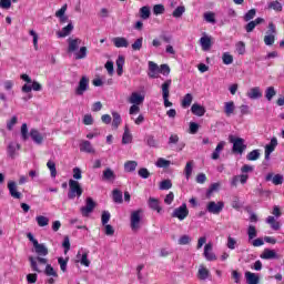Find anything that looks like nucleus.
Returning a JSON list of instances; mask_svg holds the SVG:
<instances>
[{
	"instance_id": "obj_16",
	"label": "nucleus",
	"mask_w": 284,
	"mask_h": 284,
	"mask_svg": "<svg viewBox=\"0 0 284 284\" xmlns=\"http://www.w3.org/2000/svg\"><path fill=\"white\" fill-rule=\"evenodd\" d=\"M212 250H213L212 242H209L207 244H205L204 257L206 258V261H216V254H214V252H212Z\"/></svg>"
},
{
	"instance_id": "obj_52",
	"label": "nucleus",
	"mask_w": 284,
	"mask_h": 284,
	"mask_svg": "<svg viewBox=\"0 0 284 284\" xmlns=\"http://www.w3.org/2000/svg\"><path fill=\"white\" fill-rule=\"evenodd\" d=\"M222 60L224 65H232V63H234V57L229 52L223 53Z\"/></svg>"
},
{
	"instance_id": "obj_44",
	"label": "nucleus",
	"mask_w": 284,
	"mask_h": 284,
	"mask_svg": "<svg viewBox=\"0 0 284 284\" xmlns=\"http://www.w3.org/2000/svg\"><path fill=\"white\" fill-rule=\"evenodd\" d=\"M36 221H37L39 227H47V225L50 224V219H48L47 216H43V215H38L36 217Z\"/></svg>"
},
{
	"instance_id": "obj_60",
	"label": "nucleus",
	"mask_w": 284,
	"mask_h": 284,
	"mask_svg": "<svg viewBox=\"0 0 284 284\" xmlns=\"http://www.w3.org/2000/svg\"><path fill=\"white\" fill-rule=\"evenodd\" d=\"M132 50L139 51L143 48V38H138L134 43L131 45Z\"/></svg>"
},
{
	"instance_id": "obj_9",
	"label": "nucleus",
	"mask_w": 284,
	"mask_h": 284,
	"mask_svg": "<svg viewBox=\"0 0 284 284\" xmlns=\"http://www.w3.org/2000/svg\"><path fill=\"white\" fill-rule=\"evenodd\" d=\"M223 207H225V203L223 202H209L206 210L210 214H221V212H223Z\"/></svg>"
},
{
	"instance_id": "obj_56",
	"label": "nucleus",
	"mask_w": 284,
	"mask_h": 284,
	"mask_svg": "<svg viewBox=\"0 0 284 284\" xmlns=\"http://www.w3.org/2000/svg\"><path fill=\"white\" fill-rule=\"evenodd\" d=\"M110 219H111L110 211H102V214H101L102 225H108V223H110Z\"/></svg>"
},
{
	"instance_id": "obj_43",
	"label": "nucleus",
	"mask_w": 284,
	"mask_h": 284,
	"mask_svg": "<svg viewBox=\"0 0 284 284\" xmlns=\"http://www.w3.org/2000/svg\"><path fill=\"white\" fill-rule=\"evenodd\" d=\"M145 143L149 145V148H159V142L152 134L145 136Z\"/></svg>"
},
{
	"instance_id": "obj_45",
	"label": "nucleus",
	"mask_w": 284,
	"mask_h": 284,
	"mask_svg": "<svg viewBox=\"0 0 284 284\" xmlns=\"http://www.w3.org/2000/svg\"><path fill=\"white\" fill-rule=\"evenodd\" d=\"M192 101H194L192 93H186L182 100V108H190V105H192Z\"/></svg>"
},
{
	"instance_id": "obj_30",
	"label": "nucleus",
	"mask_w": 284,
	"mask_h": 284,
	"mask_svg": "<svg viewBox=\"0 0 284 284\" xmlns=\"http://www.w3.org/2000/svg\"><path fill=\"white\" fill-rule=\"evenodd\" d=\"M116 174H114V171L112 169L106 168L102 173V181H115Z\"/></svg>"
},
{
	"instance_id": "obj_19",
	"label": "nucleus",
	"mask_w": 284,
	"mask_h": 284,
	"mask_svg": "<svg viewBox=\"0 0 284 284\" xmlns=\"http://www.w3.org/2000/svg\"><path fill=\"white\" fill-rule=\"evenodd\" d=\"M143 101H145V95H141V93L138 92H133L129 98V103H132L133 105H141Z\"/></svg>"
},
{
	"instance_id": "obj_25",
	"label": "nucleus",
	"mask_w": 284,
	"mask_h": 284,
	"mask_svg": "<svg viewBox=\"0 0 284 284\" xmlns=\"http://www.w3.org/2000/svg\"><path fill=\"white\" fill-rule=\"evenodd\" d=\"M223 148H225V141L219 142L214 152L211 155V159H213V161H219V159L221 158V152H223Z\"/></svg>"
},
{
	"instance_id": "obj_47",
	"label": "nucleus",
	"mask_w": 284,
	"mask_h": 284,
	"mask_svg": "<svg viewBox=\"0 0 284 284\" xmlns=\"http://www.w3.org/2000/svg\"><path fill=\"white\" fill-rule=\"evenodd\" d=\"M274 97H276V89H274V87L266 88V90H265L266 101H272V99H274Z\"/></svg>"
},
{
	"instance_id": "obj_46",
	"label": "nucleus",
	"mask_w": 284,
	"mask_h": 284,
	"mask_svg": "<svg viewBox=\"0 0 284 284\" xmlns=\"http://www.w3.org/2000/svg\"><path fill=\"white\" fill-rule=\"evenodd\" d=\"M47 168L50 170L51 179H57V163H54L52 160H49L47 162Z\"/></svg>"
},
{
	"instance_id": "obj_2",
	"label": "nucleus",
	"mask_w": 284,
	"mask_h": 284,
	"mask_svg": "<svg viewBox=\"0 0 284 284\" xmlns=\"http://www.w3.org/2000/svg\"><path fill=\"white\" fill-rule=\"evenodd\" d=\"M83 194V189L81 187V184L77 180H69V192H68V199L70 201L74 199H80V196Z\"/></svg>"
},
{
	"instance_id": "obj_33",
	"label": "nucleus",
	"mask_w": 284,
	"mask_h": 284,
	"mask_svg": "<svg viewBox=\"0 0 284 284\" xmlns=\"http://www.w3.org/2000/svg\"><path fill=\"white\" fill-rule=\"evenodd\" d=\"M149 207H151V210H154L158 213H161L162 210L159 199L156 197H149Z\"/></svg>"
},
{
	"instance_id": "obj_28",
	"label": "nucleus",
	"mask_w": 284,
	"mask_h": 284,
	"mask_svg": "<svg viewBox=\"0 0 284 284\" xmlns=\"http://www.w3.org/2000/svg\"><path fill=\"white\" fill-rule=\"evenodd\" d=\"M34 250H36V254H38V256H48V246H45V244H39L36 243V245H33Z\"/></svg>"
},
{
	"instance_id": "obj_42",
	"label": "nucleus",
	"mask_w": 284,
	"mask_h": 284,
	"mask_svg": "<svg viewBox=\"0 0 284 284\" xmlns=\"http://www.w3.org/2000/svg\"><path fill=\"white\" fill-rule=\"evenodd\" d=\"M112 116H113L112 128L114 130H119V125H121V114H119V112L116 111H113Z\"/></svg>"
},
{
	"instance_id": "obj_24",
	"label": "nucleus",
	"mask_w": 284,
	"mask_h": 284,
	"mask_svg": "<svg viewBox=\"0 0 284 284\" xmlns=\"http://www.w3.org/2000/svg\"><path fill=\"white\" fill-rule=\"evenodd\" d=\"M68 10V4H64L61 7L60 10L55 12V17L60 19V23H68L69 19L68 16H65V11Z\"/></svg>"
},
{
	"instance_id": "obj_40",
	"label": "nucleus",
	"mask_w": 284,
	"mask_h": 284,
	"mask_svg": "<svg viewBox=\"0 0 284 284\" xmlns=\"http://www.w3.org/2000/svg\"><path fill=\"white\" fill-rule=\"evenodd\" d=\"M139 163L136 161H126L124 163V172H135Z\"/></svg>"
},
{
	"instance_id": "obj_1",
	"label": "nucleus",
	"mask_w": 284,
	"mask_h": 284,
	"mask_svg": "<svg viewBox=\"0 0 284 284\" xmlns=\"http://www.w3.org/2000/svg\"><path fill=\"white\" fill-rule=\"evenodd\" d=\"M82 40L79 38H69L68 39V52L72 54L74 52L75 60L79 61L81 59H85L88 57V47H81L79 50V45H81ZM79 50V51H77Z\"/></svg>"
},
{
	"instance_id": "obj_14",
	"label": "nucleus",
	"mask_w": 284,
	"mask_h": 284,
	"mask_svg": "<svg viewBox=\"0 0 284 284\" xmlns=\"http://www.w3.org/2000/svg\"><path fill=\"white\" fill-rule=\"evenodd\" d=\"M261 23H265V19L256 18L255 20H252L247 24H245L244 30L247 33L254 32V29L256 28V26H261Z\"/></svg>"
},
{
	"instance_id": "obj_53",
	"label": "nucleus",
	"mask_w": 284,
	"mask_h": 284,
	"mask_svg": "<svg viewBox=\"0 0 284 284\" xmlns=\"http://www.w3.org/2000/svg\"><path fill=\"white\" fill-rule=\"evenodd\" d=\"M248 241H254L257 236L256 226L250 225L247 229Z\"/></svg>"
},
{
	"instance_id": "obj_12",
	"label": "nucleus",
	"mask_w": 284,
	"mask_h": 284,
	"mask_svg": "<svg viewBox=\"0 0 284 284\" xmlns=\"http://www.w3.org/2000/svg\"><path fill=\"white\" fill-rule=\"evenodd\" d=\"M260 258H263L264 261H272L280 258V256L276 254V251L264 248L263 253L260 255Z\"/></svg>"
},
{
	"instance_id": "obj_41",
	"label": "nucleus",
	"mask_w": 284,
	"mask_h": 284,
	"mask_svg": "<svg viewBox=\"0 0 284 284\" xmlns=\"http://www.w3.org/2000/svg\"><path fill=\"white\" fill-rule=\"evenodd\" d=\"M276 145H278V140L276 138H272L271 142L265 145V152H268L272 154V152L276 150Z\"/></svg>"
},
{
	"instance_id": "obj_31",
	"label": "nucleus",
	"mask_w": 284,
	"mask_h": 284,
	"mask_svg": "<svg viewBox=\"0 0 284 284\" xmlns=\"http://www.w3.org/2000/svg\"><path fill=\"white\" fill-rule=\"evenodd\" d=\"M149 77L150 79H156V74H159V64H156L155 62L153 61H149Z\"/></svg>"
},
{
	"instance_id": "obj_49",
	"label": "nucleus",
	"mask_w": 284,
	"mask_h": 284,
	"mask_svg": "<svg viewBox=\"0 0 284 284\" xmlns=\"http://www.w3.org/2000/svg\"><path fill=\"white\" fill-rule=\"evenodd\" d=\"M268 8L275 10V12H283V4L278 0L270 2Z\"/></svg>"
},
{
	"instance_id": "obj_6",
	"label": "nucleus",
	"mask_w": 284,
	"mask_h": 284,
	"mask_svg": "<svg viewBox=\"0 0 284 284\" xmlns=\"http://www.w3.org/2000/svg\"><path fill=\"white\" fill-rule=\"evenodd\" d=\"M88 90H90V79H88V77L83 75L80 79L78 87L75 88V94H77V97H83V94H85V92H88Z\"/></svg>"
},
{
	"instance_id": "obj_21",
	"label": "nucleus",
	"mask_w": 284,
	"mask_h": 284,
	"mask_svg": "<svg viewBox=\"0 0 284 284\" xmlns=\"http://www.w3.org/2000/svg\"><path fill=\"white\" fill-rule=\"evenodd\" d=\"M246 97H248V99H252L253 101H256V99H262L263 92H261L260 87H255L250 89V91L246 93Z\"/></svg>"
},
{
	"instance_id": "obj_15",
	"label": "nucleus",
	"mask_w": 284,
	"mask_h": 284,
	"mask_svg": "<svg viewBox=\"0 0 284 284\" xmlns=\"http://www.w3.org/2000/svg\"><path fill=\"white\" fill-rule=\"evenodd\" d=\"M265 181L270 182L272 181L273 185H283V175L282 174H275L268 173L265 176Z\"/></svg>"
},
{
	"instance_id": "obj_4",
	"label": "nucleus",
	"mask_w": 284,
	"mask_h": 284,
	"mask_svg": "<svg viewBox=\"0 0 284 284\" xmlns=\"http://www.w3.org/2000/svg\"><path fill=\"white\" fill-rule=\"evenodd\" d=\"M141 214H143V210L141 209L131 212L130 226L133 232L141 230Z\"/></svg>"
},
{
	"instance_id": "obj_35",
	"label": "nucleus",
	"mask_w": 284,
	"mask_h": 284,
	"mask_svg": "<svg viewBox=\"0 0 284 284\" xmlns=\"http://www.w3.org/2000/svg\"><path fill=\"white\" fill-rule=\"evenodd\" d=\"M128 143H132V133H130V128H128V125H125L124 133L122 136V144L128 145Z\"/></svg>"
},
{
	"instance_id": "obj_32",
	"label": "nucleus",
	"mask_w": 284,
	"mask_h": 284,
	"mask_svg": "<svg viewBox=\"0 0 284 284\" xmlns=\"http://www.w3.org/2000/svg\"><path fill=\"white\" fill-rule=\"evenodd\" d=\"M116 74L118 77H122L123 74V65H125V58L123 55H119L116 59Z\"/></svg>"
},
{
	"instance_id": "obj_8",
	"label": "nucleus",
	"mask_w": 284,
	"mask_h": 284,
	"mask_svg": "<svg viewBox=\"0 0 284 284\" xmlns=\"http://www.w3.org/2000/svg\"><path fill=\"white\" fill-rule=\"evenodd\" d=\"M97 207V202L92 197H87L85 205L80 209L82 216H90Z\"/></svg>"
},
{
	"instance_id": "obj_48",
	"label": "nucleus",
	"mask_w": 284,
	"mask_h": 284,
	"mask_svg": "<svg viewBox=\"0 0 284 284\" xmlns=\"http://www.w3.org/2000/svg\"><path fill=\"white\" fill-rule=\"evenodd\" d=\"M185 14V6H179L172 13L174 19H181Z\"/></svg>"
},
{
	"instance_id": "obj_62",
	"label": "nucleus",
	"mask_w": 284,
	"mask_h": 284,
	"mask_svg": "<svg viewBox=\"0 0 284 284\" xmlns=\"http://www.w3.org/2000/svg\"><path fill=\"white\" fill-rule=\"evenodd\" d=\"M276 40V38L274 37V34L267 33L264 37V43L265 45H274V41Z\"/></svg>"
},
{
	"instance_id": "obj_17",
	"label": "nucleus",
	"mask_w": 284,
	"mask_h": 284,
	"mask_svg": "<svg viewBox=\"0 0 284 284\" xmlns=\"http://www.w3.org/2000/svg\"><path fill=\"white\" fill-rule=\"evenodd\" d=\"M72 30H74V24H72V21H70L67 27H63L61 31H58L59 39L70 37V34H72Z\"/></svg>"
},
{
	"instance_id": "obj_64",
	"label": "nucleus",
	"mask_w": 284,
	"mask_h": 284,
	"mask_svg": "<svg viewBox=\"0 0 284 284\" xmlns=\"http://www.w3.org/2000/svg\"><path fill=\"white\" fill-rule=\"evenodd\" d=\"M138 174L141 179H150V171L146 168H141Z\"/></svg>"
},
{
	"instance_id": "obj_13",
	"label": "nucleus",
	"mask_w": 284,
	"mask_h": 284,
	"mask_svg": "<svg viewBox=\"0 0 284 284\" xmlns=\"http://www.w3.org/2000/svg\"><path fill=\"white\" fill-rule=\"evenodd\" d=\"M247 179H250V175L247 174L234 175L231 180V185L232 187H236L239 183L245 185V183H247Z\"/></svg>"
},
{
	"instance_id": "obj_20",
	"label": "nucleus",
	"mask_w": 284,
	"mask_h": 284,
	"mask_svg": "<svg viewBox=\"0 0 284 284\" xmlns=\"http://www.w3.org/2000/svg\"><path fill=\"white\" fill-rule=\"evenodd\" d=\"M18 150H21V144L17 142H10L7 149V152L10 159H14L17 156Z\"/></svg>"
},
{
	"instance_id": "obj_7",
	"label": "nucleus",
	"mask_w": 284,
	"mask_h": 284,
	"mask_svg": "<svg viewBox=\"0 0 284 284\" xmlns=\"http://www.w3.org/2000/svg\"><path fill=\"white\" fill-rule=\"evenodd\" d=\"M37 261L38 263H40V265H47L48 258L41 257V255H38V257L29 256V262H30L32 272H37L38 274H41V271L39 268V264L37 263Z\"/></svg>"
},
{
	"instance_id": "obj_23",
	"label": "nucleus",
	"mask_w": 284,
	"mask_h": 284,
	"mask_svg": "<svg viewBox=\"0 0 284 284\" xmlns=\"http://www.w3.org/2000/svg\"><path fill=\"white\" fill-rule=\"evenodd\" d=\"M191 112L192 114H194L195 116H205V106L199 104V103H194L192 106H191Z\"/></svg>"
},
{
	"instance_id": "obj_54",
	"label": "nucleus",
	"mask_w": 284,
	"mask_h": 284,
	"mask_svg": "<svg viewBox=\"0 0 284 284\" xmlns=\"http://www.w3.org/2000/svg\"><path fill=\"white\" fill-rule=\"evenodd\" d=\"M21 138H22V141H28V139H30V133L28 134V124L27 123H23L21 125Z\"/></svg>"
},
{
	"instance_id": "obj_37",
	"label": "nucleus",
	"mask_w": 284,
	"mask_h": 284,
	"mask_svg": "<svg viewBox=\"0 0 284 284\" xmlns=\"http://www.w3.org/2000/svg\"><path fill=\"white\" fill-rule=\"evenodd\" d=\"M197 277L200 278V281H207V278H210V271L201 266L197 271Z\"/></svg>"
},
{
	"instance_id": "obj_55",
	"label": "nucleus",
	"mask_w": 284,
	"mask_h": 284,
	"mask_svg": "<svg viewBox=\"0 0 284 284\" xmlns=\"http://www.w3.org/2000/svg\"><path fill=\"white\" fill-rule=\"evenodd\" d=\"M159 190H172V180H163V181H161Z\"/></svg>"
},
{
	"instance_id": "obj_39",
	"label": "nucleus",
	"mask_w": 284,
	"mask_h": 284,
	"mask_svg": "<svg viewBox=\"0 0 284 284\" xmlns=\"http://www.w3.org/2000/svg\"><path fill=\"white\" fill-rule=\"evenodd\" d=\"M112 196H113V202L114 203H123V192H121V190L115 189L112 191Z\"/></svg>"
},
{
	"instance_id": "obj_10",
	"label": "nucleus",
	"mask_w": 284,
	"mask_h": 284,
	"mask_svg": "<svg viewBox=\"0 0 284 284\" xmlns=\"http://www.w3.org/2000/svg\"><path fill=\"white\" fill-rule=\"evenodd\" d=\"M80 152H85V154H97V150H94V146H92V142L88 140L81 141Z\"/></svg>"
},
{
	"instance_id": "obj_61",
	"label": "nucleus",
	"mask_w": 284,
	"mask_h": 284,
	"mask_svg": "<svg viewBox=\"0 0 284 284\" xmlns=\"http://www.w3.org/2000/svg\"><path fill=\"white\" fill-rule=\"evenodd\" d=\"M171 72L170 65L168 64H161L159 69V73L163 74L164 77H169Z\"/></svg>"
},
{
	"instance_id": "obj_63",
	"label": "nucleus",
	"mask_w": 284,
	"mask_h": 284,
	"mask_svg": "<svg viewBox=\"0 0 284 284\" xmlns=\"http://www.w3.org/2000/svg\"><path fill=\"white\" fill-rule=\"evenodd\" d=\"M163 12H165V7L163 4H155L153 7V14L159 16L163 14Z\"/></svg>"
},
{
	"instance_id": "obj_26",
	"label": "nucleus",
	"mask_w": 284,
	"mask_h": 284,
	"mask_svg": "<svg viewBox=\"0 0 284 284\" xmlns=\"http://www.w3.org/2000/svg\"><path fill=\"white\" fill-rule=\"evenodd\" d=\"M172 87V80L168 79L165 80L162 85V99L170 98V88Z\"/></svg>"
},
{
	"instance_id": "obj_59",
	"label": "nucleus",
	"mask_w": 284,
	"mask_h": 284,
	"mask_svg": "<svg viewBox=\"0 0 284 284\" xmlns=\"http://www.w3.org/2000/svg\"><path fill=\"white\" fill-rule=\"evenodd\" d=\"M155 165H156V168H168L169 165H171V162H170V160L159 158Z\"/></svg>"
},
{
	"instance_id": "obj_27",
	"label": "nucleus",
	"mask_w": 284,
	"mask_h": 284,
	"mask_svg": "<svg viewBox=\"0 0 284 284\" xmlns=\"http://www.w3.org/2000/svg\"><path fill=\"white\" fill-rule=\"evenodd\" d=\"M245 278L247 284H258L261 281V277L256 273L250 271L245 272Z\"/></svg>"
},
{
	"instance_id": "obj_22",
	"label": "nucleus",
	"mask_w": 284,
	"mask_h": 284,
	"mask_svg": "<svg viewBox=\"0 0 284 284\" xmlns=\"http://www.w3.org/2000/svg\"><path fill=\"white\" fill-rule=\"evenodd\" d=\"M112 43L115 48H128L130 42L124 37H115L112 39Z\"/></svg>"
},
{
	"instance_id": "obj_51",
	"label": "nucleus",
	"mask_w": 284,
	"mask_h": 284,
	"mask_svg": "<svg viewBox=\"0 0 284 284\" xmlns=\"http://www.w3.org/2000/svg\"><path fill=\"white\" fill-rule=\"evenodd\" d=\"M150 14H151V11H150V7L148 6H144L140 9V17L141 19H143L144 21L150 19Z\"/></svg>"
},
{
	"instance_id": "obj_50",
	"label": "nucleus",
	"mask_w": 284,
	"mask_h": 284,
	"mask_svg": "<svg viewBox=\"0 0 284 284\" xmlns=\"http://www.w3.org/2000/svg\"><path fill=\"white\" fill-rule=\"evenodd\" d=\"M44 274H45V276H53V278L59 277V274L57 273V271H54V267H52V265H50V264H47Z\"/></svg>"
},
{
	"instance_id": "obj_58",
	"label": "nucleus",
	"mask_w": 284,
	"mask_h": 284,
	"mask_svg": "<svg viewBox=\"0 0 284 284\" xmlns=\"http://www.w3.org/2000/svg\"><path fill=\"white\" fill-rule=\"evenodd\" d=\"M179 245H190V243H192V237H190V235H182L179 240H178Z\"/></svg>"
},
{
	"instance_id": "obj_3",
	"label": "nucleus",
	"mask_w": 284,
	"mask_h": 284,
	"mask_svg": "<svg viewBox=\"0 0 284 284\" xmlns=\"http://www.w3.org/2000/svg\"><path fill=\"white\" fill-rule=\"evenodd\" d=\"M230 143H233L232 151L234 154H243L245 150H247V145L245 144V140L243 138H235L234 135L229 136Z\"/></svg>"
},
{
	"instance_id": "obj_11",
	"label": "nucleus",
	"mask_w": 284,
	"mask_h": 284,
	"mask_svg": "<svg viewBox=\"0 0 284 284\" xmlns=\"http://www.w3.org/2000/svg\"><path fill=\"white\" fill-rule=\"evenodd\" d=\"M29 136H31V140L37 144V145H42L43 144V134L39 132L37 129H31Z\"/></svg>"
},
{
	"instance_id": "obj_18",
	"label": "nucleus",
	"mask_w": 284,
	"mask_h": 284,
	"mask_svg": "<svg viewBox=\"0 0 284 284\" xmlns=\"http://www.w3.org/2000/svg\"><path fill=\"white\" fill-rule=\"evenodd\" d=\"M8 190H9V194L12 196V199H21V192L17 191V182L9 181Z\"/></svg>"
},
{
	"instance_id": "obj_5",
	"label": "nucleus",
	"mask_w": 284,
	"mask_h": 284,
	"mask_svg": "<svg viewBox=\"0 0 284 284\" xmlns=\"http://www.w3.org/2000/svg\"><path fill=\"white\" fill-rule=\"evenodd\" d=\"M190 215V210H187V204L183 203L180 207L174 209L171 216L172 219H179V221H185Z\"/></svg>"
},
{
	"instance_id": "obj_36",
	"label": "nucleus",
	"mask_w": 284,
	"mask_h": 284,
	"mask_svg": "<svg viewBox=\"0 0 284 284\" xmlns=\"http://www.w3.org/2000/svg\"><path fill=\"white\" fill-rule=\"evenodd\" d=\"M261 159V150L255 149L247 153L246 160L247 161H258Z\"/></svg>"
},
{
	"instance_id": "obj_29",
	"label": "nucleus",
	"mask_w": 284,
	"mask_h": 284,
	"mask_svg": "<svg viewBox=\"0 0 284 284\" xmlns=\"http://www.w3.org/2000/svg\"><path fill=\"white\" fill-rule=\"evenodd\" d=\"M200 45L202 47V50L207 52V50H210V48H212V38H210L209 36L202 37L200 39Z\"/></svg>"
},
{
	"instance_id": "obj_34",
	"label": "nucleus",
	"mask_w": 284,
	"mask_h": 284,
	"mask_svg": "<svg viewBox=\"0 0 284 284\" xmlns=\"http://www.w3.org/2000/svg\"><path fill=\"white\" fill-rule=\"evenodd\" d=\"M234 110H236L234 101H229L224 103V114L230 116L231 114H234Z\"/></svg>"
},
{
	"instance_id": "obj_38",
	"label": "nucleus",
	"mask_w": 284,
	"mask_h": 284,
	"mask_svg": "<svg viewBox=\"0 0 284 284\" xmlns=\"http://www.w3.org/2000/svg\"><path fill=\"white\" fill-rule=\"evenodd\" d=\"M193 170H194V161H189L184 168V174H185L186 181H190V176H192Z\"/></svg>"
},
{
	"instance_id": "obj_57",
	"label": "nucleus",
	"mask_w": 284,
	"mask_h": 284,
	"mask_svg": "<svg viewBox=\"0 0 284 284\" xmlns=\"http://www.w3.org/2000/svg\"><path fill=\"white\" fill-rule=\"evenodd\" d=\"M254 17H256V9H251L244 14L243 20L246 22L252 21Z\"/></svg>"
}]
</instances>
